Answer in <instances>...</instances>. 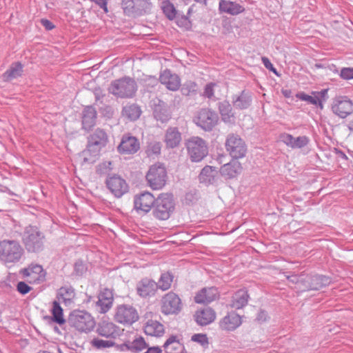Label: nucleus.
<instances>
[{
  "mask_svg": "<svg viewBox=\"0 0 353 353\" xmlns=\"http://www.w3.org/2000/svg\"><path fill=\"white\" fill-rule=\"evenodd\" d=\"M25 258V250L17 240L0 241V262L8 268L21 263Z\"/></svg>",
  "mask_w": 353,
  "mask_h": 353,
  "instance_id": "f257e3e1",
  "label": "nucleus"
},
{
  "mask_svg": "<svg viewBox=\"0 0 353 353\" xmlns=\"http://www.w3.org/2000/svg\"><path fill=\"white\" fill-rule=\"evenodd\" d=\"M108 142V136L104 130L97 128L94 130L88 138L86 149L81 153L83 162H94L95 157L99 155L101 149L105 147Z\"/></svg>",
  "mask_w": 353,
  "mask_h": 353,
  "instance_id": "f03ea898",
  "label": "nucleus"
},
{
  "mask_svg": "<svg viewBox=\"0 0 353 353\" xmlns=\"http://www.w3.org/2000/svg\"><path fill=\"white\" fill-rule=\"evenodd\" d=\"M136 81L128 77L116 79L111 82L108 92L118 98H132L136 93Z\"/></svg>",
  "mask_w": 353,
  "mask_h": 353,
  "instance_id": "7ed1b4c3",
  "label": "nucleus"
},
{
  "mask_svg": "<svg viewBox=\"0 0 353 353\" xmlns=\"http://www.w3.org/2000/svg\"><path fill=\"white\" fill-rule=\"evenodd\" d=\"M45 236L38 228L33 226L27 227L22 236L23 243L28 252H39L44 248Z\"/></svg>",
  "mask_w": 353,
  "mask_h": 353,
  "instance_id": "20e7f679",
  "label": "nucleus"
},
{
  "mask_svg": "<svg viewBox=\"0 0 353 353\" xmlns=\"http://www.w3.org/2000/svg\"><path fill=\"white\" fill-rule=\"evenodd\" d=\"M174 210L173 196L170 194H161L153 207V215L159 220H167Z\"/></svg>",
  "mask_w": 353,
  "mask_h": 353,
  "instance_id": "39448f33",
  "label": "nucleus"
},
{
  "mask_svg": "<svg viewBox=\"0 0 353 353\" xmlns=\"http://www.w3.org/2000/svg\"><path fill=\"white\" fill-rule=\"evenodd\" d=\"M145 179L152 190H160L163 188L167 180V171L163 164L157 163L151 165L146 173Z\"/></svg>",
  "mask_w": 353,
  "mask_h": 353,
  "instance_id": "423d86ee",
  "label": "nucleus"
},
{
  "mask_svg": "<svg viewBox=\"0 0 353 353\" xmlns=\"http://www.w3.org/2000/svg\"><path fill=\"white\" fill-rule=\"evenodd\" d=\"M121 8L127 16H142L151 11L150 0H121Z\"/></svg>",
  "mask_w": 353,
  "mask_h": 353,
  "instance_id": "0eeeda50",
  "label": "nucleus"
},
{
  "mask_svg": "<svg viewBox=\"0 0 353 353\" xmlns=\"http://www.w3.org/2000/svg\"><path fill=\"white\" fill-rule=\"evenodd\" d=\"M70 325L81 332L88 333L93 330L95 321L90 314L85 311H74L70 316Z\"/></svg>",
  "mask_w": 353,
  "mask_h": 353,
  "instance_id": "6e6552de",
  "label": "nucleus"
},
{
  "mask_svg": "<svg viewBox=\"0 0 353 353\" xmlns=\"http://www.w3.org/2000/svg\"><path fill=\"white\" fill-rule=\"evenodd\" d=\"M186 147L192 161L199 162L208 153V148L205 141L198 137L190 139L186 143Z\"/></svg>",
  "mask_w": 353,
  "mask_h": 353,
  "instance_id": "1a4fd4ad",
  "label": "nucleus"
},
{
  "mask_svg": "<svg viewBox=\"0 0 353 353\" xmlns=\"http://www.w3.org/2000/svg\"><path fill=\"white\" fill-rule=\"evenodd\" d=\"M161 311L165 315L177 314L182 308L183 303L179 296L173 292H170L164 294L161 299Z\"/></svg>",
  "mask_w": 353,
  "mask_h": 353,
  "instance_id": "9d476101",
  "label": "nucleus"
},
{
  "mask_svg": "<svg viewBox=\"0 0 353 353\" xmlns=\"http://www.w3.org/2000/svg\"><path fill=\"white\" fill-rule=\"evenodd\" d=\"M225 148L230 156L236 159L243 157L247 151L243 140L239 135L234 134L228 136L225 141Z\"/></svg>",
  "mask_w": 353,
  "mask_h": 353,
  "instance_id": "9b49d317",
  "label": "nucleus"
},
{
  "mask_svg": "<svg viewBox=\"0 0 353 353\" xmlns=\"http://www.w3.org/2000/svg\"><path fill=\"white\" fill-rule=\"evenodd\" d=\"M114 319L119 323L130 325L138 321L139 314L132 305H119L115 310Z\"/></svg>",
  "mask_w": 353,
  "mask_h": 353,
  "instance_id": "f8f14e48",
  "label": "nucleus"
},
{
  "mask_svg": "<svg viewBox=\"0 0 353 353\" xmlns=\"http://www.w3.org/2000/svg\"><path fill=\"white\" fill-rule=\"evenodd\" d=\"M195 123L205 131H210L217 124L218 114L208 108L200 110L194 119Z\"/></svg>",
  "mask_w": 353,
  "mask_h": 353,
  "instance_id": "ddd939ff",
  "label": "nucleus"
},
{
  "mask_svg": "<svg viewBox=\"0 0 353 353\" xmlns=\"http://www.w3.org/2000/svg\"><path fill=\"white\" fill-rule=\"evenodd\" d=\"M105 184L108 189L117 198H121L129 190L126 181L117 174L108 176Z\"/></svg>",
  "mask_w": 353,
  "mask_h": 353,
  "instance_id": "4468645a",
  "label": "nucleus"
},
{
  "mask_svg": "<svg viewBox=\"0 0 353 353\" xmlns=\"http://www.w3.org/2000/svg\"><path fill=\"white\" fill-rule=\"evenodd\" d=\"M334 114L345 119L353 113V102L346 96H339L334 99L332 104Z\"/></svg>",
  "mask_w": 353,
  "mask_h": 353,
  "instance_id": "2eb2a0df",
  "label": "nucleus"
},
{
  "mask_svg": "<svg viewBox=\"0 0 353 353\" xmlns=\"http://www.w3.org/2000/svg\"><path fill=\"white\" fill-rule=\"evenodd\" d=\"M20 274L30 283L39 284L46 280V272L43 267L38 264H30L20 270Z\"/></svg>",
  "mask_w": 353,
  "mask_h": 353,
  "instance_id": "dca6fc26",
  "label": "nucleus"
},
{
  "mask_svg": "<svg viewBox=\"0 0 353 353\" xmlns=\"http://www.w3.org/2000/svg\"><path fill=\"white\" fill-rule=\"evenodd\" d=\"M98 300L95 303V309L100 314L108 312L113 305L114 294L112 290L104 288L98 294Z\"/></svg>",
  "mask_w": 353,
  "mask_h": 353,
  "instance_id": "f3484780",
  "label": "nucleus"
},
{
  "mask_svg": "<svg viewBox=\"0 0 353 353\" xmlns=\"http://www.w3.org/2000/svg\"><path fill=\"white\" fill-rule=\"evenodd\" d=\"M158 286L157 282L149 278H143L136 285L137 294L143 299H147L155 295Z\"/></svg>",
  "mask_w": 353,
  "mask_h": 353,
  "instance_id": "a211bd4d",
  "label": "nucleus"
},
{
  "mask_svg": "<svg viewBox=\"0 0 353 353\" xmlns=\"http://www.w3.org/2000/svg\"><path fill=\"white\" fill-rule=\"evenodd\" d=\"M331 279L324 275H306L304 279V288L302 290H318L323 287L328 285Z\"/></svg>",
  "mask_w": 353,
  "mask_h": 353,
  "instance_id": "6ab92c4d",
  "label": "nucleus"
},
{
  "mask_svg": "<svg viewBox=\"0 0 353 353\" xmlns=\"http://www.w3.org/2000/svg\"><path fill=\"white\" fill-rule=\"evenodd\" d=\"M155 201L156 199H154L152 193L144 192L134 196V208L137 211L147 213L150 211L152 207H154Z\"/></svg>",
  "mask_w": 353,
  "mask_h": 353,
  "instance_id": "aec40b11",
  "label": "nucleus"
},
{
  "mask_svg": "<svg viewBox=\"0 0 353 353\" xmlns=\"http://www.w3.org/2000/svg\"><path fill=\"white\" fill-rule=\"evenodd\" d=\"M139 148V141L135 137L125 134L122 137L117 150L121 154H132L136 153Z\"/></svg>",
  "mask_w": 353,
  "mask_h": 353,
  "instance_id": "412c9836",
  "label": "nucleus"
},
{
  "mask_svg": "<svg viewBox=\"0 0 353 353\" xmlns=\"http://www.w3.org/2000/svg\"><path fill=\"white\" fill-rule=\"evenodd\" d=\"M222 330L234 331L242 324L241 316L234 312H229L219 323Z\"/></svg>",
  "mask_w": 353,
  "mask_h": 353,
  "instance_id": "4be33fe9",
  "label": "nucleus"
},
{
  "mask_svg": "<svg viewBox=\"0 0 353 353\" xmlns=\"http://www.w3.org/2000/svg\"><path fill=\"white\" fill-rule=\"evenodd\" d=\"M159 80L161 83L172 91L177 90L181 85V79L179 77L171 72L169 70H165L160 75Z\"/></svg>",
  "mask_w": 353,
  "mask_h": 353,
  "instance_id": "5701e85b",
  "label": "nucleus"
},
{
  "mask_svg": "<svg viewBox=\"0 0 353 353\" xmlns=\"http://www.w3.org/2000/svg\"><path fill=\"white\" fill-rule=\"evenodd\" d=\"M219 10L221 13L234 16L243 13L245 11V8L236 1L220 0L219 2Z\"/></svg>",
  "mask_w": 353,
  "mask_h": 353,
  "instance_id": "b1692460",
  "label": "nucleus"
},
{
  "mask_svg": "<svg viewBox=\"0 0 353 353\" xmlns=\"http://www.w3.org/2000/svg\"><path fill=\"white\" fill-rule=\"evenodd\" d=\"M119 328L112 322L103 321L97 329L99 335L105 338L115 339L119 335Z\"/></svg>",
  "mask_w": 353,
  "mask_h": 353,
  "instance_id": "393cba45",
  "label": "nucleus"
},
{
  "mask_svg": "<svg viewBox=\"0 0 353 353\" xmlns=\"http://www.w3.org/2000/svg\"><path fill=\"white\" fill-rule=\"evenodd\" d=\"M218 297L219 291L216 288H205L196 294L194 301L197 303L207 304L216 300Z\"/></svg>",
  "mask_w": 353,
  "mask_h": 353,
  "instance_id": "a878e982",
  "label": "nucleus"
},
{
  "mask_svg": "<svg viewBox=\"0 0 353 353\" xmlns=\"http://www.w3.org/2000/svg\"><path fill=\"white\" fill-rule=\"evenodd\" d=\"M76 296L74 289L71 286H63L59 289L57 294L58 302L65 306H71Z\"/></svg>",
  "mask_w": 353,
  "mask_h": 353,
  "instance_id": "bb28decb",
  "label": "nucleus"
},
{
  "mask_svg": "<svg viewBox=\"0 0 353 353\" xmlns=\"http://www.w3.org/2000/svg\"><path fill=\"white\" fill-rule=\"evenodd\" d=\"M195 321L199 325H207L216 319V312L210 307L198 310L194 315Z\"/></svg>",
  "mask_w": 353,
  "mask_h": 353,
  "instance_id": "cd10ccee",
  "label": "nucleus"
},
{
  "mask_svg": "<svg viewBox=\"0 0 353 353\" xmlns=\"http://www.w3.org/2000/svg\"><path fill=\"white\" fill-rule=\"evenodd\" d=\"M248 291L240 289L232 295L229 306L236 310L241 309L248 304Z\"/></svg>",
  "mask_w": 353,
  "mask_h": 353,
  "instance_id": "c85d7f7f",
  "label": "nucleus"
},
{
  "mask_svg": "<svg viewBox=\"0 0 353 353\" xmlns=\"http://www.w3.org/2000/svg\"><path fill=\"white\" fill-rule=\"evenodd\" d=\"M242 170L241 164L238 161H232L223 165L220 170L222 176L227 179H232L241 173Z\"/></svg>",
  "mask_w": 353,
  "mask_h": 353,
  "instance_id": "c756f323",
  "label": "nucleus"
},
{
  "mask_svg": "<svg viewBox=\"0 0 353 353\" xmlns=\"http://www.w3.org/2000/svg\"><path fill=\"white\" fill-rule=\"evenodd\" d=\"M181 141V134L177 128H169L165 134V143L167 148H174Z\"/></svg>",
  "mask_w": 353,
  "mask_h": 353,
  "instance_id": "7c9ffc66",
  "label": "nucleus"
},
{
  "mask_svg": "<svg viewBox=\"0 0 353 353\" xmlns=\"http://www.w3.org/2000/svg\"><path fill=\"white\" fill-rule=\"evenodd\" d=\"M97 119V111L92 106H87L83 112L82 125L83 128L88 130L95 125Z\"/></svg>",
  "mask_w": 353,
  "mask_h": 353,
  "instance_id": "2f4dec72",
  "label": "nucleus"
},
{
  "mask_svg": "<svg viewBox=\"0 0 353 353\" xmlns=\"http://www.w3.org/2000/svg\"><path fill=\"white\" fill-rule=\"evenodd\" d=\"M165 353H185V350L176 336H171L163 345Z\"/></svg>",
  "mask_w": 353,
  "mask_h": 353,
  "instance_id": "473e14b6",
  "label": "nucleus"
},
{
  "mask_svg": "<svg viewBox=\"0 0 353 353\" xmlns=\"http://www.w3.org/2000/svg\"><path fill=\"white\" fill-rule=\"evenodd\" d=\"M144 332L147 335L161 336L164 334L165 330L163 324L155 320H148L145 325Z\"/></svg>",
  "mask_w": 353,
  "mask_h": 353,
  "instance_id": "72a5a7b5",
  "label": "nucleus"
},
{
  "mask_svg": "<svg viewBox=\"0 0 353 353\" xmlns=\"http://www.w3.org/2000/svg\"><path fill=\"white\" fill-rule=\"evenodd\" d=\"M147 347V343L141 336L134 339L132 341H128L121 345V349L127 350L132 353H138Z\"/></svg>",
  "mask_w": 353,
  "mask_h": 353,
  "instance_id": "f704fd0d",
  "label": "nucleus"
},
{
  "mask_svg": "<svg viewBox=\"0 0 353 353\" xmlns=\"http://www.w3.org/2000/svg\"><path fill=\"white\" fill-rule=\"evenodd\" d=\"M217 173L218 170L216 167L206 165L202 169L199 176V181L207 185L211 184L214 181Z\"/></svg>",
  "mask_w": 353,
  "mask_h": 353,
  "instance_id": "c9c22d12",
  "label": "nucleus"
},
{
  "mask_svg": "<svg viewBox=\"0 0 353 353\" xmlns=\"http://www.w3.org/2000/svg\"><path fill=\"white\" fill-rule=\"evenodd\" d=\"M219 110L222 120L225 123H232L234 121V116L232 112V108L228 101H223L219 103Z\"/></svg>",
  "mask_w": 353,
  "mask_h": 353,
  "instance_id": "e433bc0d",
  "label": "nucleus"
},
{
  "mask_svg": "<svg viewBox=\"0 0 353 353\" xmlns=\"http://www.w3.org/2000/svg\"><path fill=\"white\" fill-rule=\"evenodd\" d=\"M252 102V97L250 92L242 91L240 95L233 98V105L236 108L243 110L248 108Z\"/></svg>",
  "mask_w": 353,
  "mask_h": 353,
  "instance_id": "4c0bfd02",
  "label": "nucleus"
},
{
  "mask_svg": "<svg viewBox=\"0 0 353 353\" xmlns=\"http://www.w3.org/2000/svg\"><path fill=\"white\" fill-rule=\"evenodd\" d=\"M23 72V65L20 62H15L11 64L3 74V80L10 81L14 79L21 77Z\"/></svg>",
  "mask_w": 353,
  "mask_h": 353,
  "instance_id": "58836bf2",
  "label": "nucleus"
},
{
  "mask_svg": "<svg viewBox=\"0 0 353 353\" xmlns=\"http://www.w3.org/2000/svg\"><path fill=\"white\" fill-rule=\"evenodd\" d=\"M122 114L130 120L134 121L139 118L141 110L137 105L130 104L123 107Z\"/></svg>",
  "mask_w": 353,
  "mask_h": 353,
  "instance_id": "ea45409f",
  "label": "nucleus"
},
{
  "mask_svg": "<svg viewBox=\"0 0 353 353\" xmlns=\"http://www.w3.org/2000/svg\"><path fill=\"white\" fill-rule=\"evenodd\" d=\"M173 281V276L170 272H165L161 274L160 279L158 281V289L165 291L171 288Z\"/></svg>",
  "mask_w": 353,
  "mask_h": 353,
  "instance_id": "a19ab883",
  "label": "nucleus"
},
{
  "mask_svg": "<svg viewBox=\"0 0 353 353\" xmlns=\"http://www.w3.org/2000/svg\"><path fill=\"white\" fill-rule=\"evenodd\" d=\"M161 9L163 14L170 20H173L176 17V10L170 1L164 0L161 3Z\"/></svg>",
  "mask_w": 353,
  "mask_h": 353,
  "instance_id": "79ce46f5",
  "label": "nucleus"
},
{
  "mask_svg": "<svg viewBox=\"0 0 353 353\" xmlns=\"http://www.w3.org/2000/svg\"><path fill=\"white\" fill-rule=\"evenodd\" d=\"M61 303L54 301L52 303V314L53 315L54 321L59 323L63 324L65 323V319L63 314V309L60 306Z\"/></svg>",
  "mask_w": 353,
  "mask_h": 353,
  "instance_id": "37998d69",
  "label": "nucleus"
},
{
  "mask_svg": "<svg viewBox=\"0 0 353 353\" xmlns=\"http://www.w3.org/2000/svg\"><path fill=\"white\" fill-rule=\"evenodd\" d=\"M90 344L92 347L96 350H103L113 347L115 343L112 340H103L99 338H94L90 341Z\"/></svg>",
  "mask_w": 353,
  "mask_h": 353,
  "instance_id": "c03bdc74",
  "label": "nucleus"
},
{
  "mask_svg": "<svg viewBox=\"0 0 353 353\" xmlns=\"http://www.w3.org/2000/svg\"><path fill=\"white\" fill-rule=\"evenodd\" d=\"M154 116L157 121H160L162 123H165L171 118V114L169 111L162 107H157L154 111Z\"/></svg>",
  "mask_w": 353,
  "mask_h": 353,
  "instance_id": "a18cd8bd",
  "label": "nucleus"
},
{
  "mask_svg": "<svg viewBox=\"0 0 353 353\" xmlns=\"http://www.w3.org/2000/svg\"><path fill=\"white\" fill-rule=\"evenodd\" d=\"M298 97L301 100L307 101L310 104L319 106L320 107L321 109H323V108L322 101L317 97H312L305 93H301L299 95H298Z\"/></svg>",
  "mask_w": 353,
  "mask_h": 353,
  "instance_id": "49530a36",
  "label": "nucleus"
},
{
  "mask_svg": "<svg viewBox=\"0 0 353 353\" xmlns=\"http://www.w3.org/2000/svg\"><path fill=\"white\" fill-rule=\"evenodd\" d=\"M161 144L158 141H152L148 143L147 146V153L150 155H158L161 153Z\"/></svg>",
  "mask_w": 353,
  "mask_h": 353,
  "instance_id": "de8ad7c7",
  "label": "nucleus"
},
{
  "mask_svg": "<svg viewBox=\"0 0 353 353\" xmlns=\"http://www.w3.org/2000/svg\"><path fill=\"white\" fill-rule=\"evenodd\" d=\"M112 169L113 168L112 162L110 161H106L98 165L97 172L99 174L106 175L109 174Z\"/></svg>",
  "mask_w": 353,
  "mask_h": 353,
  "instance_id": "09e8293b",
  "label": "nucleus"
},
{
  "mask_svg": "<svg viewBox=\"0 0 353 353\" xmlns=\"http://www.w3.org/2000/svg\"><path fill=\"white\" fill-rule=\"evenodd\" d=\"M181 91L183 94L187 96L195 93L196 91V84L192 81L187 82L183 85Z\"/></svg>",
  "mask_w": 353,
  "mask_h": 353,
  "instance_id": "8fccbe9b",
  "label": "nucleus"
},
{
  "mask_svg": "<svg viewBox=\"0 0 353 353\" xmlns=\"http://www.w3.org/2000/svg\"><path fill=\"white\" fill-rule=\"evenodd\" d=\"M191 340L205 347L209 343L207 335L205 334H194L192 336Z\"/></svg>",
  "mask_w": 353,
  "mask_h": 353,
  "instance_id": "3c124183",
  "label": "nucleus"
},
{
  "mask_svg": "<svg viewBox=\"0 0 353 353\" xmlns=\"http://www.w3.org/2000/svg\"><path fill=\"white\" fill-rule=\"evenodd\" d=\"M292 148H301L309 143L310 139L306 136H300L294 139Z\"/></svg>",
  "mask_w": 353,
  "mask_h": 353,
  "instance_id": "603ef678",
  "label": "nucleus"
},
{
  "mask_svg": "<svg viewBox=\"0 0 353 353\" xmlns=\"http://www.w3.org/2000/svg\"><path fill=\"white\" fill-rule=\"evenodd\" d=\"M305 276V275H292L288 276V279L292 283L299 285L300 286L299 287V288L302 290V288H304Z\"/></svg>",
  "mask_w": 353,
  "mask_h": 353,
  "instance_id": "864d4df0",
  "label": "nucleus"
},
{
  "mask_svg": "<svg viewBox=\"0 0 353 353\" xmlns=\"http://www.w3.org/2000/svg\"><path fill=\"white\" fill-rule=\"evenodd\" d=\"M339 76L345 80L353 79V68H343L341 70Z\"/></svg>",
  "mask_w": 353,
  "mask_h": 353,
  "instance_id": "5fc2aeb1",
  "label": "nucleus"
},
{
  "mask_svg": "<svg viewBox=\"0 0 353 353\" xmlns=\"http://www.w3.org/2000/svg\"><path fill=\"white\" fill-rule=\"evenodd\" d=\"M294 139V137L292 135L287 133L282 134L280 136L281 141L292 148H293Z\"/></svg>",
  "mask_w": 353,
  "mask_h": 353,
  "instance_id": "6e6d98bb",
  "label": "nucleus"
},
{
  "mask_svg": "<svg viewBox=\"0 0 353 353\" xmlns=\"http://www.w3.org/2000/svg\"><path fill=\"white\" fill-rule=\"evenodd\" d=\"M17 289L19 293L23 295L28 294L31 290V288L23 281H20L17 283Z\"/></svg>",
  "mask_w": 353,
  "mask_h": 353,
  "instance_id": "4d7b16f0",
  "label": "nucleus"
},
{
  "mask_svg": "<svg viewBox=\"0 0 353 353\" xmlns=\"http://www.w3.org/2000/svg\"><path fill=\"white\" fill-rule=\"evenodd\" d=\"M216 85L215 83H210L205 85L204 89L203 95L209 99L214 96V87Z\"/></svg>",
  "mask_w": 353,
  "mask_h": 353,
  "instance_id": "13d9d810",
  "label": "nucleus"
},
{
  "mask_svg": "<svg viewBox=\"0 0 353 353\" xmlns=\"http://www.w3.org/2000/svg\"><path fill=\"white\" fill-rule=\"evenodd\" d=\"M86 270L85 264L81 261H78L74 264V271L79 275H82Z\"/></svg>",
  "mask_w": 353,
  "mask_h": 353,
  "instance_id": "bf43d9fd",
  "label": "nucleus"
},
{
  "mask_svg": "<svg viewBox=\"0 0 353 353\" xmlns=\"http://www.w3.org/2000/svg\"><path fill=\"white\" fill-rule=\"evenodd\" d=\"M92 2L99 6L105 13L108 12V0H90Z\"/></svg>",
  "mask_w": 353,
  "mask_h": 353,
  "instance_id": "052dcab7",
  "label": "nucleus"
},
{
  "mask_svg": "<svg viewBox=\"0 0 353 353\" xmlns=\"http://www.w3.org/2000/svg\"><path fill=\"white\" fill-rule=\"evenodd\" d=\"M262 61H263V63L264 64L265 67L267 69H269L271 71H272L274 73L277 74L276 69L274 68L273 65L272 64V63L270 62V61L269 60L268 58L262 57Z\"/></svg>",
  "mask_w": 353,
  "mask_h": 353,
  "instance_id": "680f3d73",
  "label": "nucleus"
},
{
  "mask_svg": "<svg viewBox=\"0 0 353 353\" xmlns=\"http://www.w3.org/2000/svg\"><path fill=\"white\" fill-rule=\"evenodd\" d=\"M41 23L47 30H51L54 28L53 23L46 19H42L41 20Z\"/></svg>",
  "mask_w": 353,
  "mask_h": 353,
  "instance_id": "e2e57ef3",
  "label": "nucleus"
},
{
  "mask_svg": "<svg viewBox=\"0 0 353 353\" xmlns=\"http://www.w3.org/2000/svg\"><path fill=\"white\" fill-rule=\"evenodd\" d=\"M94 95L96 101H100L104 97L102 90L100 88H97L94 90Z\"/></svg>",
  "mask_w": 353,
  "mask_h": 353,
  "instance_id": "0e129e2a",
  "label": "nucleus"
},
{
  "mask_svg": "<svg viewBox=\"0 0 353 353\" xmlns=\"http://www.w3.org/2000/svg\"><path fill=\"white\" fill-rule=\"evenodd\" d=\"M144 353H163L162 349L159 346H152L148 347Z\"/></svg>",
  "mask_w": 353,
  "mask_h": 353,
  "instance_id": "69168bd1",
  "label": "nucleus"
},
{
  "mask_svg": "<svg viewBox=\"0 0 353 353\" xmlns=\"http://www.w3.org/2000/svg\"><path fill=\"white\" fill-rule=\"evenodd\" d=\"M265 316V312L261 311V312H260V313L259 314L257 319H258L259 320H261V319L262 317Z\"/></svg>",
  "mask_w": 353,
  "mask_h": 353,
  "instance_id": "338daca9",
  "label": "nucleus"
},
{
  "mask_svg": "<svg viewBox=\"0 0 353 353\" xmlns=\"http://www.w3.org/2000/svg\"><path fill=\"white\" fill-rule=\"evenodd\" d=\"M197 3L206 4L208 0H194Z\"/></svg>",
  "mask_w": 353,
  "mask_h": 353,
  "instance_id": "774afa93",
  "label": "nucleus"
}]
</instances>
